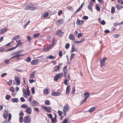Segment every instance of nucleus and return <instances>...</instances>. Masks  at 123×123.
Returning a JSON list of instances; mask_svg holds the SVG:
<instances>
[{"mask_svg":"<svg viewBox=\"0 0 123 123\" xmlns=\"http://www.w3.org/2000/svg\"><path fill=\"white\" fill-rule=\"evenodd\" d=\"M11 101L12 102L15 103L18 102V100L17 98H15L12 99Z\"/></svg>","mask_w":123,"mask_h":123,"instance_id":"26","label":"nucleus"},{"mask_svg":"<svg viewBox=\"0 0 123 123\" xmlns=\"http://www.w3.org/2000/svg\"><path fill=\"white\" fill-rule=\"evenodd\" d=\"M84 22V21L83 20H80L79 19L77 18L76 23L77 25H81Z\"/></svg>","mask_w":123,"mask_h":123,"instance_id":"10","label":"nucleus"},{"mask_svg":"<svg viewBox=\"0 0 123 123\" xmlns=\"http://www.w3.org/2000/svg\"><path fill=\"white\" fill-rule=\"evenodd\" d=\"M90 94L87 92H86L84 93V96L85 98L87 99L89 96Z\"/></svg>","mask_w":123,"mask_h":123,"instance_id":"20","label":"nucleus"},{"mask_svg":"<svg viewBox=\"0 0 123 123\" xmlns=\"http://www.w3.org/2000/svg\"><path fill=\"white\" fill-rule=\"evenodd\" d=\"M39 103L38 102L35 100H33L32 102L30 103V105L32 107H34L36 105H39Z\"/></svg>","mask_w":123,"mask_h":123,"instance_id":"4","label":"nucleus"},{"mask_svg":"<svg viewBox=\"0 0 123 123\" xmlns=\"http://www.w3.org/2000/svg\"><path fill=\"white\" fill-rule=\"evenodd\" d=\"M35 80H34L33 79L30 80H29V82L30 83H32L33 82H35Z\"/></svg>","mask_w":123,"mask_h":123,"instance_id":"60","label":"nucleus"},{"mask_svg":"<svg viewBox=\"0 0 123 123\" xmlns=\"http://www.w3.org/2000/svg\"><path fill=\"white\" fill-rule=\"evenodd\" d=\"M47 58H49V59H53L55 58L54 56L50 55L47 57Z\"/></svg>","mask_w":123,"mask_h":123,"instance_id":"33","label":"nucleus"},{"mask_svg":"<svg viewBox=\"0 0 123 123\" xmlns=\"http://www.w3.org/2000/svg\"><path fill=\"white\" fill-rule=\"evenodd\" d=\"M116 7L118 10H120L122 8V6L120 5H117L116 6Z\"/></svg>","mask_w":123,"mask_h":123,"instance_id":"38","label":"nucleus"},{"mask_svg":"<svg viewBox=\"0 0 123 123\" xmlns=\"http://www.w3.org/2000/svg\"><path fill=\"white\" fill-rule=\"evenodd\" d=\"M93 4L92 3L91 1H90L89 2V4L87 7L89 10L92 12V8Z\"/></svg>","mask_w":123,"mask_h":123,"instance_id":"5","label":"nucleus"},{"mask_svg":"<svg viewBox=\"0 0 123 123\" xmlns=\"http://www.w3.org/2000/svg\"><path fill=\"white\" fill-rule=\"evenodd\" d=\"M25 55L24 54H21L19 53L18 51H17L13 53L12 54V55H15L16 57H18L23 56Z\"/></svg>","mask_w":123,"mask_h":123,"instance_id":"7","label":"nucleus"},{"mask_svg":"<svg viewBox=\"0 0 123 123\" xmlns=\"http://www.w3.org/2000/svg\"><path fill=\"white\" fill-rule=\"evenodd\" d=\"M106 60V58H104L101 60L100 63V66L101 67H102L104 65L105 62Z\"/></svg>","mask_w":123,"mask_h":123,"instance_id":"14","label":"nucleus"},{"mask_svg":"<svg viewBox=\"0 0 123 123\" xmlns=\"http://www.w3.org/2000/svg\"><path fill=\"white\" fill-rule=\"evenodd\" d=\"M12 117V115L10 113H9L8 114V121L9 122L11 119Z\"/></svg>","mask_w":123,"mask_h":123,"instance_id":"40","label":"nucleus"},{"mask_svg":"<svg viewBox=\"0 0 123 123\" xmlns=\"http://www.w3.org/2000/svg\"><path fill=\"white\" fill-rule=\"evenodd\" d=\"M51 122L52 123H56L57 121L56 118H52L51 119Z\"/></svg>","mask_w":123,"mask_h":123,"instance_id":"27","label":"nucleus"},{"mask_svg":"<svg viewBox=\"0 0 123 123\" xmlns=\"http://www.w3.org/2000/svg\"><path fill=\"white\" fill-rule=\"evenodd\" d=\"M34 110L36 111L39 112V110L38 108L34 107Z\"/></svg>","mask_w":123,"mask_h":123,"instance_id":"62","label":"nucleus"},{"mask_svg":"<svg viewBox=\"0 0 123 123\" xmlns=\"http://www.w3.org/2000/svg\"><path fill=\"white\" fill-rule=\"evenodd\" d=\"M28 107V105L25 104H23L21 105V107L22 108H26Z\"/></svg>","mask_w":123,"mask_h":123,"instance_id":"34","label":"nucleus"},{"mask_svg":"<svg viewBox=\"0 0 123 123\" xmlns=\"http://www.w3.org/2000/svg\"><path fill=\"white\" fill-rule=\"evenodd\" d=\"M101 24L102 25H105V22L104 20H102L100 22Z\"/></svg>","mask_w":123,"mask_h":123,"instance_id":"51","label":"nucleus"},{"mask_svg":"<svg viewBox=\"0 0 123 123\" xmlns=\"http://www.w3.org/2000/svg\"><path fill=\"white\" fill-rule=\"evenodd\" d=\"M95 109V107H93L90 109L88 110V111L90 112H92Z\"/></svg>","mask_w":123,"mask_h":123,"instance_id":"29","label":"nucleus"},{"mask_svg":"<svg viewBox=\"0 0 123 123\" xmlns=\"http://www.w3.org/2000/svg\"><path fill=\"white\" fill-rule=\"evenodd\" d=\"M69 109V106L68 104H65L63 107V111L64 115L66 114V113Z\"/></svg>","mask_w":123,"mask_h":123,"instance_id":"2","label":"nucleus"},{"mask_svg":"<svg viewBox=\"0 0 123 123\" xmlns=\"http://www.w3.org/2000/svg\"><path fill=\"white\" fill-rule=\"evenodd\" d=\"M58 113L59 114V115L60 116H61L63 113L60 110H58Z\"/></svg>","mask_w":123,"mask_h":123,"instance_id":"45","label":"nucleus"},{"mask_svg":"<svg viewBox=\"0 0 123 123\" xmlns=\"http://www.w3.org/2000/svg\"><path fill=\"white\" fill-rule=\"evenodd\" d=\"M64 20L62 19L59 20L56 22V24L58 25H60L63 23Z\"/></svg>","mask_w":123,"mask_h":123,"instance_id":"8","label":"nucleus"},{"mask_svg":"<svg viewBox=\"0 0 123 123\" xmlns=\"http://www.w3.org/2000/svg\"><path fill=\"white\" fill-rule=\"evenodd\" d=\"M88 16H84L82 18V19H84L85 20L87 19H88Z\"/></svg>","mask_w":123,"mask_h":123,"instance_id":"49","label":"nucleus"},{"mask_svg":"<svg viewBox=\"0 0 123 123\" xmlns=\"http://www.w3.org/2000/svg\"><path fill=\"white\" fill-rule=\"evenodd\" d=\"M70 45L69 43L66 44L65 46L66 49H68Z\"/></svg>","mask_w":123,"mask_h":123,"instance_id":"48","label":"nucleus"},{"mask_svg":"<svg viewBox=\"0 0 123 123\" xmlns=\"http://www.w3.org/2000/svg\"><path fill=\"white\" fill-rule=\"evenodd\" d=\"M81 8L80 7L77 9V10L74 13H76L77 12H79L81 9Z\"/></svg>","mask_w":123,"mask_h":123,"instance_id":"57","label":"nucleus"},{"mask_svg":"<svg viewBox=\"0 0 123 123\" xmlns=\"http://www.w3.org/2000/svg\"><path fill=\"white\" fill-rule=\"evenodd\" d=\"M20 38V37L19 35H16L14 36L12 39V41L15 40L17 39H19Z\"/></svg>","mask_w":123,"mask_h":123,"instance_id":"24","label":"nucleus"},{"mask_svg":"<svg viewBox=\"0 0 123 123\" xmlns=\"http://www.w3.org/2000/svg\"><path fill=\"white\" fill-rule=\"evenodd\" d=\"M27 94L29 96L30 95V92L29 90V88L27 86Z\"/></svg>","mask_w":123,"mask_h":123,"instance_id":"39","label":"nucleus"},{"mask_svg":"<svg viewBox=\"0 0 123 123\" xmlns=\"http://www.w3.org/2000/svg\"><path fill=\"white\" fill-rule=\"evenodd\" d=\"M7 29L6 28H4L0 29V34L4 33L7 31Z\"/></svg>","mask_w":123,"mask_h":123,"instance_id":"13","label":"nucleus"},{"mask_svg":"<svg viewBox=\"0 0 123 123\" xmlns=\"http://www.w3.org/2000/svg\"><path fill=\"white\" fill-rule=\"evenodd\" d=\"M24 122L25 123H30L31 122V119L29 118L28 116H27L24 117Z\"/></svg>","mask_w":123,"mask_h":123,"instance_id":"6","label":"nucleus"},{"mask_svg":"<svg viewBox=\"0 0 123 123\" xmlns=\"http://www.w3.org/2000/svg\"><path fill=\"white\" fill-rule=\"evenodd\" d=\"M67 122V119H66L62 122V123H66Z\"/></svg>","mask_w":123,"mask_h":123,"instance_id":"64","label":"nucleus"},{"mask_svg":"<svg viewBox=\"0 0 123 123\" xmlns=\"http://www.w3.org/2000/svg\"><path fill=\"white\" fill-rule=\"evenodd\" d=\"M48 116L51 119H52V115L51 114H47Z\"/></svg>","mask_w":123,"mask_h":123,"instance_id":"50","label":"nucleus"},{"mask_svg":"<svg viewBox=\"0 0 123 123\" xmlns=\"http://www.w3.org/2000/svg\"><path fill=\"white\" fill-rule=\"evenodd\" d=\"M24 113L22 111H20L19 114V115L20 116V117H22L24 115Z\"/></svg>","mask_w":123,"mask_h":123,"instance_id":"53","label":"nucleus"},{"mask_svg":"<svg viewBox=\"0 0 123 123\" xmlns=\"http://www.w3.org/2000/svg\"><path fill=\"white\" fill-rule=\"evenodd\" d=\"M70 89V87L68 85L67 87L66 88V93L67 94H68L69 93Z\"/></svg>","mask_w":123,"mask_h":123,"instance_id":"21","label":"nucleus"},{"mask_svg":"<svg viewBox=\"0 0 123 123\" xmlns=\"http://www.w3.org/2000/svg\"><path fill=\"white\" fill-rule=\"evenodd\" d=\"M55 34L56 35L59 36H62V32L60 30L57 31Z\"/></svg>","mask_w":123,"mask_h":123,"instance_id":"19","label":"nucleus"},{"mask_svg":"<svg viewBox=\"0 0 123 123\" xmlns=\"http://www.w3.org/2000/svg\"><path fill=\"white\" fill-rule=\"evenodd\" d=\"M52 95L54 96H58L60 95L61 93L60 92H52L51 93Z\"/></svg>","mask_w":123,"mask_h":123,"instance_id":"18","label":"nucleus"},{"mask_svg":"<svg viewBox=\"0 0 123 123\" xmlns=\"http://www.w3.org/2000/svg\"><path fill=\"white\" fill-rule=\"evenodd\" d=\"M75 55V54L74 53H73V54H72L70 56V61H71L73 59V58H74V56Z\"/></svg>","mask_w":123,"mask_h":123,"instance_id":"42","label":"nucleus"},{"mask_svg":"<svg viewBox=\"0 0 123 123\" xmlns=\"http://www.w3.org/2000/svg\"><path fill=\"white\" fill-rule=\"evenodd\" d=\"M43 93L46 95H47L48 94L49 91L48 89H45L43 91Z\"/></svg>","mask_w":123,"mask_h":123,"instance_id":"30","label":"nucleus"},{"mask_svg":"<svg viewBox=\"0 0 123 123\" xmlns=\"http://www.w3.org/2000/svg\"><path fill=\"white\" fill-rule=\"evenodd\" d=\"M63 74L62 73H59L56 76L59 78H61L63 76Z\"/></svg>","mask_w":123,"mask_h":123,"instance_id":"32","label":"nucleus"},{"mask_svg":"<svg viewBox=\"0 0 123 123\" xmlns=\"http://www.w3.org/2000/svg\"><path fill=\"white\" fill-rule=\"evenodd\" d=\"M35 8V7L31 3L29 4L26 5V7L25 9L26 10H34Z\"/></svg>","mask_w":123,"mask_h":123,"instance_id":"1","label":"nucleus"},{"mask_svg":"<svg viewBox=\"0 0 123 123\" xmlns=\"http://www.w3.org/2000/svg\"><path fill=\"white\" fill-rule=\"evenodd\" d=\"M16 48H17V46H15V47H13V48H10L9 49L7 50L6 51H9L13 50V49H15Z\"/></svg>","mask_w":123,"mask_h":123,"instance_id":"44","label":"nucleus"},{"mask_svg":"<svg viewBox=\"0 0 123 123\" xmlns=\"http://www.w3.org/2000/svg\"><path fill=\"white\" fill-rule=\"evenodd\" d=\"M38 62L39 61L38 60H34L31 62V64L32 65H36L37 64Z\"/></svg>","mask_w":123,"mask_h":123,"instance_id":"16","label":"nucleus"},{"mask_svg":"<svg viewBox=\"0 0 123 123\" xmlns=\"http://www.w3.org/2000/svg\"><path fill=\"white\" fill-rule=\"evenodd\" d=\"M25 111L28 114H30L32 112V109L31 108L28 107L26 109Z\"/></svg>","mask_w":123,"mask_h":123,"instance_id":"11","label":"nucleus"},{"mask_svg":"<svg viewBox=\"0 0 123 123\" xmlns=\"http://www.w3.org/2000/svg\"><path fill=\"white\" fill-rule=\"evenodd\" d=\"M115 11V7H112L111 8V12L112 13H114Z\"/></svg>","mask_w":123,"mask_h":123,"instance_id":"36","label":"nucleus"},{"mask_svg":"<svg viewBox=\"0 0 123 123\" xmlns=\"http://www.w3.org/2000/svg\"><path fill=\"white\" fill-rule=\"evenodd\" d=\"M31 91L32 93L33 94H34L35 92V88L34 87H32L31 89Z\"/></svg>","mask_w":123,"mask_h":123,"instance_id":"56","label":"nucleus"},{"mask_svg":"<svg viewBox=\"0 0 123 123\" xmlns=\"http://www.w3.org/2000/svg\"><path fill=\"white\" fill-rule=\"evenodd\" d=\"M15 80L17 84V85H19L20 84V82L19 77L15 76Z\"/></svg>","mask_w":123,"mask_h":123,"instance_id":"9","label":"nucleus"},{"mask_svg":"<svg viewBox=\"0 0 123 123\" xmlns=\"http://www.w3.org/2000/svg\"><path fill=\"white\" fill-rule=\"evenodd\" d=\"M42 107L46 112L49 113L51 112V110H52V108L50 107H47L46 106H42Z\"/></svg>","mask_w":123,"mask_h":123,"instance_id":"3","label":"nucleus"},{"mask_svg":"<svg viewBox=\"0 0 123 123\" xmlns=\"http://www.w3.org/2000/svg\"><path fill=\"white\" fill-rule=\"evenodd\" d=\"M11 96L9 95H6V98L7 100H8L10 98Z\"/></svg>","mask_w":123,"mask_h":123,"instance_id":"47","label":"nucleus"},{"mask_svg":"<svg viewBox=\"0 0 123 123\" xmlns=\"http://www.w3.org/2000/svg\"><path fill=\"white\" fill-rule=\"evenodd\" d=\"M8 112V111L5 110L3 113V118L5 119H6L7 117Z\"/></svg>","mask_w":123,"mask_h":123,"instance_id":"12","label":"nucleus"},{"mask_svg":"<svg viewBox=\"0 0 123 123\" xmlns=\"http://www.w3.org/2000/svg\"><path fill=\"white\" fill-rule=\"evenodd\" d=\"M59 68L57 66H56L53 68V72H56L59 71Z\"/></svg>","mask_w":123,"mask_h":123,"instance_id":"17","label":"nucleus"},{"mask_svg":"<svg viewBox=\"0 0 123 123\" xmlns=\"http://www.w3.org/2000/svg\"><path fill=\"white\" fill-rule=\"evenodd\" d=\"M74 51H76V50L75 48V46L74 45H73L72 46L71 49V53L73 52Z\"/></svg>","mask_w":123,"mask_h":123,"instance_id":"31","label":"nucleus"},{"mask_svg":"<svg viewBox=\"0 0 123 123\" xmlns=\"http://www.w3.org/2000/svg\"><path fill=\"white\" fill-rule=\"evenodd\" d=\"M27 38L28 41L29 42H30L31 40V37L29 36L27 37Z\"/></svg>","mask_w":123,"mask_h":123,"instance_id":"52","label":"nucleus"},{"mask_svg":"<svg viewBox=\"0 0 123 123\" xmlns=\"http://www.w3.org/2000/svg\"><path fill=\"white\" fill-rule=\"evenodd\" d=\"M31 58L30 57H28L25 61L27 62H30L31 61Z\"/></svg>","mask_w":123,"mask_h":123,"instance_id":"28","label":"nucleus"},{"mask_svg":"<svg viewBox=\"0 0 123 123\" xmlns=\"http://www.w3.org/2000/svg\"><path fill=\"white\" fill-rule=\"evenodd\" d=\"M44 103L46 105H50V102L49 100H45L44 102Z\"/></svg>","mask_w":123,"mask_h":123,"instance_id":"35","label":"nucleus"},{"mask_svg":"<svg viewBox=\"0 0 123 123\" xmlns=\"http://www.w3.org/2000/svg\"><path fill=\"white\" fill-rule=\"evenodd\" d=\"M36 72V71H34L31 74L30 76V78L31 79L34 78L35 73Z\"/></svg>","mask_w":123,"mask_h":123,"instance_id":"15","label":"nucleus"},{"mask_svg":"<svg viewBox=\"0 0 123 123\" xmlns=\"http://www.w3.org/2000/svg\"><path fill=\"white\" fill-rule=\"evenodd\" d=\"M64 84L66 85H67V80L66 79H65V80L64 81Z\"/></svg>","mask_w":123,"mask_h":123,"instance_id":"63","label":"nucleus"},{"mask_svg":"<svg viewBox=\"0 0 123 123\" xmlns=\"http://www.w3.org/2000/svg\"><path fill=\"white\" fill-rule=\"evenodd\" d=\"M16 42L18 43L17 45H16V46H17V47L18 46L21 44L22 43L21 42V41L20 40H19L18 41H17Z\"/></svg>","mask_w":123,"mask_h":123,"instance_id":"37","label":"nucleus"},{"mask_svg":"<svg viewBox=\"0 0 123 123\" xmlns=\"http://www.w3.org/2000/svg\"><path fill=\"white\" fill-rule=\"evenodd\" d=\"M53 46V45L52 44L51 45H49L46 49V50H48L49 49L51 48H52Z\"/></svg>","mask_w":123,"mask_h":123,"instance_id":"25","label":"nucleus"},{"mask_svg":"<svg viewBox=\"0 0 123 123\" xmlns=\"http://www.w3.org/2000/svg\"><path fill=\"white\" fill-rule=\"evenodd\" d=\"M12 80H10L7 83V85H10L12 84Z\"/></svg>","mask_w":123,"mask_h":123,"instance_id":"43","label":"nucleus"},{"mask_svg":"<svg viewBox=\"0 0 123 123\" xmlns=\"http://www.w3.org/2000/svg\"><path fill=\"white\" fill-rule=\"evenodd\" d=\"M39 34H40L39 33L34 34L33 35V37H37L39 35Z\"/></svg>","mask_w":123,"mask_h":123,"instance_id":"55","label":"nucleus"},{"mask_svg":"<svg viewBox=\"0 0 123 123\" xmlns=\"http://www.w3.org/2000/svg\"><path fill=\"white\" fill-rule=\"evenodd\" d=\"M96 9L98 11H99L100 10V8L99 6H96Z\"/></svg>","mask_w":123,"mask_h":123,"instance_id":"54","label":"nucleus"},{"mask_svg":"<svg viewBox=\"0 0 123 123\" xmlns=\"http://www.w3.org/2000/svg\"><path fill=\"white\" fill-rule=\"evenodd\" d=\"M69 38L71 40H74L75 38L74 36L72 34H70L69 36Z\"/></svg>","mask_w":123,"mask_h":123,"instance_id":"22","label":"nucleus"},{"mask_svg":"<svg viewBox=\"0 0 123 123\" xmlns=\"http://www.w3.org/2000/svg\"><path fill=\"white\" fill-rule=\"evenodd\" d=\"M10 90L12 92H14L15 91V89L14 88L12 87L10 88Z\"/></svg>","mask_w":123,"mask_h":123,"instance_id":"41","label":"nucleus"},{"mask_svg":"<svg viewBox=\"0 0 123 123\" xmlns=\"http://www.w3.org/2000/svg\"><path fill=\"white\" fill-rule=\"evenodd\" d=\"M67 66H65L63 69V70L64 73V75H66L67 74Z\"/></svg>","mask_w":123,"mask_h":123,"instance_id":"23","label":"nucleus"},{"mask_svg":"<svg viewBox=\"0 0 123 123\" xmlns=\"http://www.w3.org/2000/svg\"><path fill=\"white\" fill-rule=\"evenodd\" d=\"M49 15V13L48 12L45 13L43 15L44 17H47Z\"/></svg>","mask_w":123,"mask_h":123,"instance_id":"59","label":"nucleus"},{"mask_svg":"<svg viewBox=\"0 0 123 123\" xmlns=\"http://www.w3.org/2000/svg\"><path fill=\"white\" fill-rule=\"evenodd\" d=\"M7 74V73H4L3 74H2L1 75V76L2 77H3L4 76H6Z\"/></svg>","mask_w":123,"mask_h":123,"instance_id":"58","label":"nucleus"},{"mask_svg":"<svg viewBox=\"0 0 123 123\" xmlns=\"http://www.w3.org/2000/svg\"><path fill=\"white\" fill-rule=\"evenodd\" d=\"M23 118L22 117H20L19 118V121L20 123L23 122Z\"/></svg>","mask_w":123,"mask_h":123,"instance_id":"46","label":"nucleus"},{"mask_svg":"<svg viewBox=\"0 0 123 123\" xmlns=\"http://www.w3.org/2000/svg\"><path fill=\"white\" fill-rule=\"evenodd\" d=\"M21 101L22 102H24L25 101V100L24 98L21 97L20 98Z\"/></svg>","mask_w":123,"mask_h":123,"instance_id":"61","label":"nucleus"}]
</instances>
